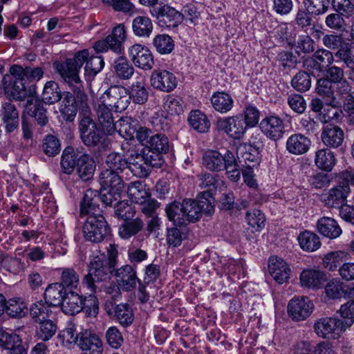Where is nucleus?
Wrapping results in <instances>:
<instances>
[{"label":"nucleus","instance_id":"nucleus-1","mask_svg":"<svg viewBox=\"0 0 354 354\" xmlns=\"http://www.w3.org/2000/svg\"><path fill=\"white\" fill-rule=\"evenodd\" d=\"M88 50L84 49L77 52L73 59H67L64 62L56 61L53 63L55 71L68 84L77 97L82 102L86 100V95L84 92L82 83L79 77V71L84 63L88 60Z\"/></svg>","mask_w":354,"mask_h":354},{"label":"nucleus","instance_id":"nucleus-2","mask_svg":"<svg viewBox=\"0 0 354 354\" xmlns=\"http://www.w3.org/2000/svg\"><path fill=\"white\" fill-rule=\"evenodd\" d=\"M61 167L64 173L71 174L76 169L78 176L83 181L91 180L95 170L93 158L84 151L75 150L68 147L62 152Z\"/></svg>","mask_w":354,"mask_h":354},{"label":"nucleus","instance_id":"nucleus-3","mask_svg":"<svg viewBox=\"0 0 354 354\" xmlns=\"http://www.w3.org/2000/svg\"><path fill=\"white\" fill-rule=\"evenodd\" d=\"M113 267L107 266L104 255L95 257L90 262L88 272L82 279V285L89 292L95 293L97 290L96 282L104 281L109 279V272Z\"/></svg>","mask_w":354,"mask_h":354},{"label":"nucleus","instance_id":"nucleus-4","mask_svg":"<svg viewBox=\"0 0 354 354\" xmlns=\"http://www.w3.org/2000/svg\"><path fill=\"white\" fill-rule=\"evenodd\" d=\"M83 233L86 241L99 243L102 242L111 233V228L102 214L87 216Z\"/></svg>","mask_w":354,"mask_h":354},{"label":"nucleus","instance_id":"nucleus-5","mask_svg":"<svg viewBox=\"0 0 354 354\" xmlns=\"http://www.w3.org/2000/svg\"><path fill=\"white\" fill-rule=\"evenodd\" d=\"M127 35L123 24L116 26L111 34L104 39L95 42L94 48L97 53H102L111 50L116 54H121L124 50L123 43L126 40Z\"/></svg>","mask_w":354,"mask_h":354},{"label":"nucleus","instance_id":"nucleus-6","mask_svg":"<svg viewBox=\"0 0 354 354\" xmlns=\"http://www.w3.org/2000/svg\"><path fill=\"white\" fill-rule=\"evenodd\" d=\"M182 204L187 224L198 221L203 214L210 216L214 212V206L207 199L196 201L187 198L183 201Z\"/></svg>","mask_w":354,"mask_h":354},{"label":"nucleus","instance_id":"nucleus-7","mask_svg":"<svg viewBox=\"0 0 354 354\" xmlns=\"http://www.w3.org/2000/svg\"><path fill=\"white\" fill-rule=\"evenodd\" d=\"M149 12L158 21L160 26L168 28L177 27L185 19L182 12L167 4L153 7L150 8Z\"/></svg>","mask_w":354,"mask_h":354},{"label":"nucleus","instance_id":"nucleus-8","mask_svg":"<svg viewBox=\"0 0 354 354\" xmlns=\"http://www.w3.org/2000/svg\"><path fill=\"white\" fill-rule=\"evenodd\" d=\"M102 102L115 110V112L124 111L130 103L128 90L122 86H111L103 94Z\"/></svg>","mask_w":354,"mask_h":354},{"label":"nucleus","instance_id":"nucleus-9","mask_svg":"<svg viewBox=\"0 0 354 354\" xmlns=\"http://www.w3.org/2000/svg\"><path fill=\"white\" fill-rule=\"evenodd\" d=\"M122 149L123 151L126 150V155L128 156L127 168L131 173L139 178L147 177L151 173V169L146 165L141 153L136 150V147H131V144L126 142L122 145Z\"/></svg>","mask_w":354,"mask_h":354},{"label":"nucleus","instance_id":"nucleus-10","mask_svg":"<svg viewBox=\"0 0 354 354\" xmlns=\"http://www.w3.org/2000/svg\"><path fill=\"white\" fill-rule=\"evenodd\" d=\"M350 192L351 189L348 183L340 180L337 185L333 186L322 195V201L328 207L341 209L346 206Z\"/></svg>","mask_w":354,"mask_h":354},{"label":"nucleus","instance_id":"nucleus-11","mask_svg":"<svg viewBox=\"0 0 354 354\" xmlns=\"http://www.w3.org/2000/svg\"><path fill=\"white\" fill-rule=\"evenodd\" d=\"M315 333L322 338L335 337L339 332L345 331L342 320L336 317H323L317 320L313 326Z\"/></svg>","mask_w":354,"mask_h":354},{"label":"nucleus","instance_id":"nucleus-12","mask_svg":"<svg viewBox=\"0 0 354 354\" xmlns=\"http://www.w3.org/2000/svg\"><path fill=\"white\" fill-rule=\"evenodd\" d=\"M259 128L267 138L274 141L281 139L286 131L283 120L275 114L263 118L260 122Z\"/></svg>","mask_w":354,"mask_h":354},{"label":"nucleus","instance_id":"nucleus-13","mask_svg":"<svg viewBox=\"0 0 354 354\" xmlns=\"http://www.w3.org/2000/svg\"><path fill=\"white\" fill-rule=\"evenodd\" d=\"M129 58L136 67L144 71L151 70L154 65L153 55L145 46L136 44L128 49Z\"/></svg>","mask_w":354,"mask_h":354},{"label":"nucleus","instance_id":"nucleus-14","mask_svg":"<svg viewBox=\"0 0 354 354\" xmlns=\"http://www.w3.org/2000/svg\"><path fill=\"white\" fill-rule=\"evenodd\" d=\"M216 126L219 131L235 140L241 139L247 129L243 120L239 115L220 118L216 121Z\"/></svg>","mask_w":354,"mask_h":354},{"label":"nucleus","instance_id":"nucleus-15","mask_svg":"<svg viewBox=\"0 0 354 354\" xmlns=\"http://www.w3.org/2000/svg\"><path fill=\"white\" fill-rule=\"evenodd\" d=\"M105 309L107 314L112 316L123 327L129 326L134 320V313L129 304H115L112 301L106 302Z\"/></svg>","mask_w":354,"mask_h":354},{"label":"nucleus","instance_id":"nucleus-16","mask_svg":"<svg viewBox=\"0 0 354 354\" xmlns=\"http://www.w3.org/2000/svg\"><path fill=\"white\" fill-rule=\"evenodd\" d=\"M314 305L308 297H295L288 305V313L290 317L295 321L306 319L313 312Z\"/></svg>","mask_w":354,"mask_h":354},{"label":"nucleus","instance_id":"nucleus-17","mask_svg":"<svg viewBox=\"0 0 354 354\" xmlns=\"http://www.w3.org/2000/svg\"><path fill=\"white\" fill-rule=\"evenodd\" d=\"M150 82L153 88L166 93L172 91L177 86L175 75L166 70L153 71L150 77Z\"/></svg>","mask_w":354,"mask_h":354},{"label":"nucleus","instance_id":"nucleus-18","mask_svg":"<svg viewBox=\"0 0 354 354\" xmlns=\"http://www.w3.org/2000/svg\"><path fill=\"white\" fill-rule=\"evenodd\" d=\"M268 271L272 279L279 284L287 282L291 274L289 265L279 257H271L268 261Z\"/></svg>","mask_w":354,"mask_h":354},{"label":"nucleus","instance_id":"nucleus-19","mask_svg":"<svg viewBox=\"0 0 354 354\" xmlns=\"http://www.w3.org/2000/svg\"><path fill=\"white\" fill-rule=\"evenodd\" d=\"M78 347L85 352V354H101L102 342L98 335L90 330L79 333Z\"/></svg>","mask_w":354,"mask_h":354},{"label":"nucleus","instance_id":"nucleus-20","mask_svg":"<svg viewBox=\"0 0 354 354\" xmlns=\"http://www.w3.org/2000/svg\"><path fill=\"white\" fill-rule=\"evenodd\" d=\"M99 202V192L97 190L87 189L80 204L81 215L87 216L101 215L102 211Z\"/></svg>","mask_w":354,"mask_h":354},{"label":"nucleus","instance_id":"nucleus-21","mask_svg":"<svg viewBox=\"0 0 354 354\" xmlns=\"http://www.w3.org/2000/svg\"><path fill=\"white\" fill-rule=\"evenodd\" d=\"M99 182L102 188L111 189L115 194L120 193L124 189V183L120 173L110 169L106 168L102 171Z\"/></svg>","mask_w":354,"mask_h":354},{"label":"nucleus","instance_id":"nucleus-22","mask_svg":"<svg viewBox=\"0 0 354 354\" xmlns=\"http://www.w3.org/2000/svg\"><path fill=\"white\" fill-rule=\"evenodd\" d=\"M334 62V55L332 52L326 49L317 50L310 59L306 61V64L313 70L322 72L328 68Z\"/></svg>","mask_w":354,"mask_h":354},{"label":"nucleus","instance_id":"nucleus-23","mask_svg":"<svg viewBox=\"0 0 354 354\" xmlns=\"http://www.w3.org/2000/svg\"><path fill=\"white\" fill-rule=\"evenodd\" d=\"M115 276L118 285L127 291L131 290L138 281L136 272L130 265H125L115 270Z\"/></svg>","mask_w":354,"mask_h":354},{"label":"nucleus","instance_id":"nucleus-24","mask_svg":"<svg viewBox=\"0 0 354 354\" xmlns=\"http://www.w3.org/2000/svg\"><path fill=\"white\" fill-rule=\"evenodd\" d=\"M203 165L210 171L224 170L227 165V151L223 155L217 151H207L203 156Z\"/></svg>","mask_w":354,"mask_h":354},{"label":"nucleus","instance_id":"nucleus-25","mask_svg":"<svg viewBox=\"0 0 354 354\" xmlns=\"http://www.w3.org/2000/svg\"><path fill=\"white\" fill-rule=\"evenodd\" d=\"M344 134L342 129L335 125L327 124L323 129L321 138L328 147L337 148L342 145Z\"/></svg>","mask_w":354,"mask_h":354},{"label":"nucleus","instance_id":"nucleus-26","mask_svg":"<svg viewBox=\"0 0 354 354\" xmlns=\"http://www.w3.org/2000/svg\"><path fill=\"white\" fill-rule=\"evenodd\" d=\"M0 346L8 350L10 354H27L21 339L15 333H2L0 335Z\"/></svg>","mask_w":354,"mask_h":354},{"label":"nucleus","instance_id":"nucleus-27","mask_svg":"<svg viewBox=\"0 0 354 354\" xmlns=\"http://www.w3.org/2000/svg\"><path fill=\"white\" fill-rule=\"evenodd\" d=\"M84 298L74 291H69L65 295V299L62 302V310L66 314L74 315L84 309Z\"/></svg>","mask_w":354,"mask_h":354},{"label":"nucleus","instance_id":"nucleus-28","mask_svg":"<svg viewBox=\"0 0 354 354\" xmlns=\"http://www.w3.org/2000/svg\"><path fill=\"white\" fill-rule=\"evenodd\" d=\"M11 75L16 79L24 80L28 82L39 80L44 75L41 67L32 68L27 66L23 68L19 65H13L10 68Z\"/></svg>","mask_w":354,"mask_h":354},{"label":"nucleus","instance_id":"nucleus-29","mask_svg":"<svg viewBox=\"0 0 354 354\" xmlns=\"http://www.w3.org/2000/svg\"><path fill=\"white\" fill-rule=\"evenodd\" d=\"M311 145L310 140L301 133L290 136L286 144L287 151L294 155H301L308 151Z\"/></svg>","mask_w":354,"mask_h":354},{"label":"nucleus","instance_id":"nucleus-30","mask_svg":"<svg viewBox=\"0 0 354 354\" xmlns=\"http://www.w3.org/2000/svg\"><path fill=\"white\" fill-rule=\"evenodd\" d=\"M326 281V276L325 273L319 270H304L300 274L301 286L308 288H319Z\"/></svg>","mask_w":354,"mask_h":354},{"label":"nucleus","instance_id":"nucleus-31","mask_svg":"<svg viewBox=\"0 0 354 354\" xmlns=\"http://www.w3.org/2000/svg\"><path fill=\"white\" fill-rule=\"evenodd\" d=\"M109 107L104 102H102V104L98 105L96 111L98 121L104 133L107 135H112L116 130V127Z\"/></svg>","mask_w":354,"mask_h":354},{"label":"nucleus","instance_id":"nucleus-32","mask_svg":"<svg viewBox=\"0 0 354 354\" xmlns=\"http://www.w3.org/2000/svg\"><path fill=\"white\" fill-rule=\"evenodd\" d=\"M318 232L324 236L330 239H336L342 231L337 222L330 217H322L317 223Z\"/></svg>","mask_w":354,"mask_h":354},{"label":"nucleus","instance_id":"nucleus-33","mask_svg":"<svg viewBox=\"0 0 354 354\" xmlns=\"http://www.w3.org/2000/svg\"><path fill=\"white\" fill-rule=\"evenodd\" d=\"M68 291L59 283L49 285L44 292L46 303L50 306L62 305Z\"/></svg>","mask_w":354,"mask_h":354},{"label":"nucleus","instance_id":"nucleus-34","mask_svg":"<svg viewBox=\"0 0 354 354\" xmlns=\"http://www.w3.org/2000/svg\"><path fill=\"white\" fill-rule=\"evenodd\" d=\"M127 194L131 201L135 203H143L151 196L149 189L140 181L132 182L129 184Z\"/></svg>","mask_w":354,"mask_h":354},{"label":"nucleus","instance_id":"nucleus-35","mask_svg":"<svg viewBox=\"0 0 354 354\" xmlns=\"http://www.w3.org/2000/svg\"><path fill=\"white\" fill-rule=\"evenodd\" d=\"M114 74L120 80H127L131 78L134 74V68L124 56L116 58L112 64Z\"/></svg>","mask_w":354,"mask_h":354},{"label":"nucleus","instance_id":"nucleus-36","mask_svg":"<svg viewBox=\"0 0 354 354\" xmlns=\"http://www.w3.org/2000/svg\"><path fill=\"white\" fill-rule=\"evenodd\" d=\"M211 103L215 111L221 113H226L234 106L232 96L225 92H215L211 97Z\"/></svg>","mask_w":354,"mask_h":354},{"label":"nucleus","instance_id":"nucleus-37","mask_svg":"<svg viewBox=\"0 0 354 354\" xmlns=\"http://www.w3.org/2000/svg\"><path fill=\"white\" fill-rule=\"evenodd\" d=\"M240 156H238L239 162L245 169H252L259 162V152L252 146L239 149Z\"/></svg>","mask_w":354,"mask_h":354},{"label":"nucleus","instance_id":"nucleus-38","mask_svg":"<svg viewBox=\"0 0 354 354\" xmlns=\"http://www.w3.org/2000/svg\"><path fill=\"white\" fill-rule=\"evenodd\" d=\"M183 208L182 203L177 201L169 204L165 207L168 219L176 225L183 226L187 225L185 214Z\"/></svg>","mask_w":354,"mask_h":354},{"label":"nucleus","instance_id":"nucleus-39","mask_svg":"<svg viewBox=\"0 0 354 354\" xmlns=\"http://www.w3.org/2000/svg\"><path fill=\"white\" fill-rule=\"evenodd\" d=\"M315 162L320 169L330 171L336 163L335 154L328 149L318 150L315 154Z\"/></svg>","mask_w":354,"mask_h":354},{"label":"nucleus","instance_id":"nucleus-40","mask_svg":"<svg viewBox=\"0 0 354 354\" xmlns=\"http://www.w3.org/2000/svg\"><path fill=\"white\" fill-rule=\"evenodd\" d=\"M12 82V86L10 91L12 97L17 101H23L27 99L26 106L31 105L35 99L30 90H28L24 86V80L16 79Z\"/></svg>","mask_w":354,"mask_h":354},{"label":"nucleus","instance_id":"nucleus-41","mask_svg":"<svg viewBox=\"0 0 354 354\" xmlns=\"http://www.w3.org/2000/svg\"><path fill=\"white\" fill-rule=\"evenodd\" d=\"M323 44L330 50L337 49V52L335 54V56L337 57V55L338 53L341 52L342 49L344 50L347 49L348 51V54H350L351 50V44L346 42L342 35L337 34H327L324 35L322 39Z\"/></svg>","mask_w":354,"mask_h":354},{"label":"nucleus","instance_id":"nucleus-42","mask_svg":"<svg viewBox=\"0 0 354 354\" xmlns=\"http://www.w3.org/2000/svg\"><path fill=\"white\" fill-rule=\"evenodd\" d=\"M297 239L301 248L304 251L314 252L321 246L319 237L310 231L301 232Z\"/></svg>","mask_w":354,"mask_h":354},{"label":"nucleus","instance_id":"nucleus-43","mask_svg":"<svg viewBox=\"0 0 354 354\" xmlns=\"http://www.w3.org/2000/svg\"><path fill=\"white\" fill-rule=\"evenodd\" d=\"M128 94L130 97V100H132L133 102L136 104H145L149 97L147 88L145 84L140 81L132 83L128 90Z\"/></svg>","mask_w":354,"mask_h":354},{"label":"nucleus","instance_id":"nucleus-44","mask_svg":"<svg viewBox=\"0 0 354 354\" xmlns=\"http://www.w3.org/2000/svg\"><path fill=\"white\" fill-rule=\"evenodd\" d=\"M118 133L126 140H133L137 131L138 120L131 117H123L118 121Z\"/></svg>","mask_w":354,"mask_h":354},{"label":"nucleus","instance_id":"nucleus-45","mask_svg":"<svg viewBox=\"0 0 354 354\" xmlns=\"http://www.w3.org/2000/svg\"><path fill=\"white\" fill-rule=\"evenodd\" d=\"M132 29L136 36L149 37L153 30V24L149 17L138 16L133 20Z\"/></svg>","mask_w":354,"mask_h":354},{"label":"nucleus","instance_id":"nucleus-46","mask_svg":"<svg viewBox=\"0 0 354 354\" xmlns=\"http://www.w3.org/2000/svg\"><path fill=\"white\" fill-rule=\"evenodd\" d=\"M143 226L142 221L138 218L124 221L119 227L118 233L122 239H129L138 234L143 228Z\"/></svg>","mask_w":354,"mask_h":354},{"label":"nucleus","instance_id":"nucleus-47","mask_svg":"<svg viewBox=\"0 0 354 354\" xmlns=\"http://www.w3.org/2000/svg\"><path fill=\"white\" fill-rule=\"evenodd\" d=\"M97 128V124L91 116L88 106H83L79 113V132L82 136L88 131Z\"/></svg>","mask_w":354,"mask_h":354},{"label":"nucleus","instance_id":"nucleus-48","mask_svg":"<svg viewBox=\"0 0 354 354\" xmlns=\"http://www.w3.org/2000/svg\"><path fill=\"white\" fill-rule=\"evenodd\" d=\"M68 292L77 289L79 284V275L77 272L71 268H63L61 274V282L59 283Z\"/></svg>","mask_w":354,"mask_h":354},{"label":"nucleus","instance_id":"nucleus-49","mask_svg":"<svg viewBox=\"0 0 354 354\" xmlns=\"http://www.w3.org/2000/svg\"><path fill=\"white\" fill-rule=\"evenodd\" d=\"M188 122L194 129L201 133L207 131L210 126L207 116L198 110L190 113Z\"/></svg>","mask_w":354,"mask_h":354},{"label":"nucleus","instance_id":"nucleus-50","mask_svg":"<svg viewBox=\"0 0 354 354\" xmlns=\"http://www.w3.org/2000/svg\"><path fill=\"white\" fill-rule=\"evenodd\" d=\"M5 310L11 317L21 318L26 315L28 308L21 299L13 298L8 300Z\"/></svg>","mask_w":354,"mask_h":354},{"label":"nucleus","instance_id":"nucleus-51","mask_svg":"<svg viewBox=\"0 0 354 354\" xmlns=\"http://www.w3.org/2000/svg\"><path fill=\"white\" fill-rule=\"evenodd\" d=\"M61 98L62 93L58 84L53 81L46 82L42 93L43 101L46 104H53Z\"/></svg>","mask_w":354,"mask_h":354},{"label":"nucleus","instance_id":"nucleus-52","mask_svg":"<svg viewBox=\"0 0 354 354\" xmlns=\"http://www.w3.org/2000/svg\"><path fill=\"white\" fill-rule=\"evenodd\" d=\"M153 45L156 51L161 55L171 53L174 48V41L168 35H156L153 39Z\"/></svg>","mask_w":354,"mask_h":354},{"label":"nucleus","instance_id":"nucleus-53","mask_svg":"<svg viewBox=\"0 0 354 354\" xmlns=\"http://www.w3.org/2000/svg\"><path fill=\"white\" fill-rule=\"evenodd\" d=\"M105 163L106 169L121 173L128 167V157L125 158L119 153L112 152L106 156Z\"/></svg>","mask_w":354,"mask_h":354},{"label":"nucleus","instance_id":"nucleus-54","mask_svg":"<svg viewBox=\"0 0 354 354\" xmlns=\"http://www.w3.org/2000/svg\"><path fill=\"white\" fill-rule=\"evenodd\" d=\"M303 3L313 17L326 14L330 5V0H304Z\"/></svg>","mask_w":354,"mask_h":354},{"label":"nucleus","instance_id":"nucleus-55","mask_svg":"<svg viewBox=\"0 0 354 354\" xmlns=\"http://www.w3.org/2000/svg\"><path fill=\"white\" fill-rule=\"evenodd\" d=\"M149 140V143L147 149L155 150L157 152L162 153H166L169 151V140L165 134L160 133H155Z\"/></svg>","mask_w":354,"mask_h":354},{"label":"nucleus","instance_id":"nucleus-56","mask_svg":"<svg viewBox=\"0 0 354 354\" xmlns=\"http://www.w3.org/2000/svg\"><path fill=\"white\" fill-rule=\"evenodd\" d=\"M49 305L42 301L32 304L30 307V314L32 319L37 321H42L50 317L52 311Z\"/></svg>","mask_w":354,"mask_h":354},{"label":"nucleus","instance_id":"nucleus-57","mask_svg":"<svg viewBox=\"0 0 354 354\" xmlns=\"http://www.w3.org/2000/svg\"><path fill=\"white\" fill-rule=\"evenodd\" d=\"M245 219L248 225L254 231H260L265 226V215L259 209L247 212Z\"/></svg>","mask_w":354,"mask_h":354},{"label":"nucleus","instance_id":"nucleus-58","mask_svg":"<svg viewBox=\"0 0 354 354\" xmlns=\"http://www.w3.org/2000/svg\"><path fill=\"white\" fill-rule=\"evenodd\" d=\"M292 86L299 92H305L311 86V77L305 71L298 72L291 80Z\"/></svg>","mask_w":354,"mask_h":354},{"label":"nucleus","instance_id":"nucleus-59","mask_svg":"<svg viewBox=\"0 0 354 354\" xmlns=\"http://www.w3.org/2000/svg\"><path fill=\"white\" fill-rule=\"evenodd\" d=\"M346 254L343 251H333L326 254L323 259V266L328 270H335L342 263Z\"/></svg>","mask_w":354,"mask_h":354},{"label":"nucleus","instance_id":"nucleus-60","mask_svg":"<svg viewBox=\"0 0 354 354\" xmlns=\"http://www.w3.org/2000/svg\"><path fill=\"white\" fill-rule=\"evenodd\" d=\"M28 114L37 122V124L44 127L48 122L46 115V109L41 102H36L35 104L28 109Z\"/></svg>","mask_w":354,"mask_h":354},{"label":"nucleus","instance_id":"nucleus-61","mask_svg":"<svg viewBox=\"0 0 354 354\" xmlns=\"http://www.w3.org/2000/svg\"><path fill=\"white\" fill-rule=\"evenodd\" d=\"M240 166L236 160L234 153L230 151H227V165L224 170H226L229 178L234 182L240 179Z\"/></svg>","mask_w":354,"mask_h":354},{"label":"nucleus","instance_id":"nucleus-62","mask_svg":"<svg viewBox=\"0 0 354 354\" xmlns=\"http://www.w3.org/2000/svg\"><path fill=\"white\" fill-rule=\"evenodd\" d=\"M37 335L44 341L50 339L56 333L57 326L50 319H44L39 322Z\"/></svg>","mask_w":354,"mask_h":354},{"label":"nucleus","instance_id":"nucleus-63","mask_svg":"<svg viewBox=\"0 0 354 354\" xmlns=\"http://www.w3.org/2000/svg\"><path fill=\"white\" fill-rule=\"evenodd\" d=\"M344 17V15L337 12L330 13L326 17L325 24L330 29L344 31L347 26Z\"/></svg>","mask_w":354,"mask_h":354},{"label":"nucleus","instance_id":"nucleus-64","mask_svg":"<svg viewBox=\"0 0 354 354\" xmlns=\"http://www.w3.org/2000/svg\"><path fill=\"white\" fill-rule=\"evenodd\" d=\"M331 6L335 12L350 17L354 14V3L351 0H332Z\"/></svg>","mask_w":354,"mask_h":354}]
</instances>
